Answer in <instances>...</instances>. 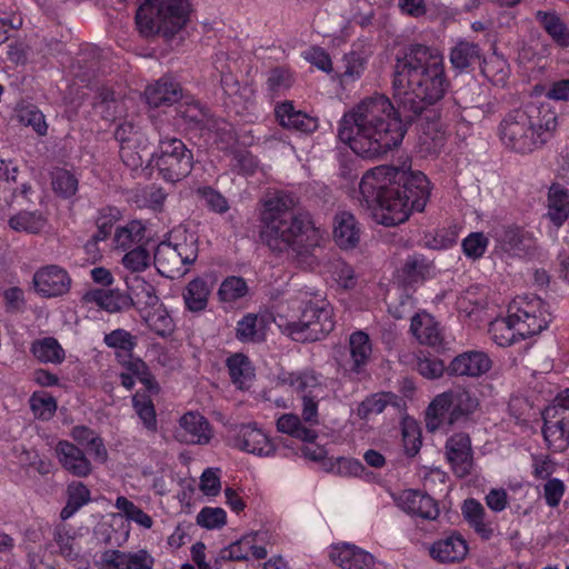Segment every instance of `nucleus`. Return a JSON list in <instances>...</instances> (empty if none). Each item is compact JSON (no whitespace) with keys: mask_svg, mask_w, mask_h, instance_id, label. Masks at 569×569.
<instances>
[{"mask_svg":"<svg viewBox=\"0 0 569 569\" xmlns=\"http://www.w3.org/2000/svg\"><path fill=\"white\" fill-rule=\"evenodd\" d=\"M154 263L158 271L169 278L183 276L188 271L171 241L158 244L154 251Z\"/></svg>","mask_w":569,"mask_h":569,"instance_id":"c756f323","label":"nucleus"},{"mask_svg":"<svg viewBox=\"0 0 569 569\" xmlns=\"http://www.w3.org/2000/svg\"><path fill=\"white\" fill-rule=\"evenodd\" d=\"M277 118L282 127L303 133L313 132L318 128V120L306 112L297 110L291 102H283L276 109Z\"/></svg>","mask_w":569,"mask_h":569,"instance_id":"a878e982","label":"nucleus"},{"mask_svg":"<svg viewBox=\"0 0 569 569\" xmlns=\"http://www.w3.org/2000/svg\"><path fill=\"white\" fill-rule=\"evenodd\" d=\"M479 407L477 397L463 388L445 391L433 398L426 411V427L433 432L448 425L467 420Z\"/></svg>","mask_w":569,"mask_h":569,"instance_id":"6e6552de","label":"nucleus"},{"mask_svg":"<svg viewBox=\"0 0 569 569\" xmlns=\"http://www.w3.org/2000/svg\"><path fill=\"white\" fill-rule=\"evenodd\" d=\"M496 250L518 256L523 250V234L519 228L503 227L495 232Z\"/></svg>","mask_w":569,"mask_h":569,"instance_id":"ea45409f","label":"nucleus"},{"mask_svg":"<svg viewBox=\"0 0 569 569\" xmlns=\"http://www.w3.org/2000/svg\"><path fill=\"white\" fill-rule=\"evenodd\" d=\"M461 512L469 527L481 539L489 540L493 537L496 523L477 499H466L462 503Z\"/></svg>","mask_w":569,"mask_h":569,"instance_id":"5701e85b","label":"nucleus"},{"mask_svg":"<svg viewBox=\"0 0 569 569\" xmlns=\"http://www.w3.org/2000/svg\"><path fill=\"white\" fill-rule=\"evenodd\" d=\"M33 286L36 291L42 297H59L70 290L71 278L63 268L50 264L34 273Z\"/></svg>","mask_w":569,"mask_h":569,"instance_id":"2eb2a0df","label":"nucleus"},{"mask_svg":"<svg viewBox=\"0 0 569 569\" xmlns=\"http://www.w3.org/2000/svg\"><path fill=\"white\" fill-rule=\"evenodd\" d=\"M52 188L54 192L63 198L76 194L78 190L77 177L66 169H57L52 173Z\"/></svg>","mask_w":569,"mask_h":569,"instance_id":"4d7b16f0","label":"nucleus"},{"mask_svg":"<svg viewBox=\"0 0 569 569\" xmlns=\"http://www.w3.org/2000/svg\"><path fill=\"white\" fill-rule=\"evenodd\" d=\"M213 432L208 420L200 413L186 412L178 422L174 438L186 445H208Z\"/></svg>","mask_w":569,"mask_h":569,"instance_id":"4468645a","label":"nucleus"},{"mask_svg":"<svg viewBox=\"0 0 569 569\" xmlns=\"http://www.w3.org/2000/svg\"><path fill=\"white\" fill-rule=\"evenodd\" d=\"M46 218L38 212L22 211L9 220V226L16 231L37 233L46 226Z\"/></svg>","mask_w":569,"mask_h":569,"instance_id":"6e6d98bb","label":"nucleus"},{"mask_svg":"<svg viewBox=\"0 0 569 569\" xmlns=\"http://www.w3.org/2000/svg\"><path fill=\"white\" fill-rule=\"evenodd\" d=\"M213 288L214 279L209 274H203L189 281L182 291L186 309L191 312L206 310Z\"/></svg>","mask_w":569,"mask_h":569,"instance_id":"4be33fe9","label":"nucleus"},{"mask_svg":"<svg viewBox=\"0 0 569 569\" xmlns=\"http://www.w3.org/2000/svg\"><path fill=\"white\" fill-rule=\"evenodd\" d=\"M17 173L18 167L13 162L0 160V208L12 202Z\"/></svg>","mask_w":569,"mask_h":569,"instance_id":"a18cd8bd","label":"nucleus"},{"mask_svg":"<svg viewBox=\"0 0 569 569\" xmlns=\"http://www.w3.org/2000/svg\"><path fill=\"white\" fill-rule=\"evenodd\" d=\"M103 341L109 348L131 352L137 346L138 338L124 329H116L106 333Z\"/></svg>","mask_w":569,"mask_h":569,"instance_id":"bf43d9fd","label":"nucleus"},{"mask_svg":"<svg viewBox=\"0 0 569 569\" xmlns=\"http://www.w3.org/2000/svg\"><path fill=\"white\" fill-rule=\"evenodd\" d=\"M144 224L139 220H131L114 230L112 238V248L114 250L127 251L140 246L144 238Z\"/></svg>","mask_w":569,"mask_h":569,"instance_id":"f704fd0d","label":"nucleus"},{"mask_svg":"<svg viewBox=\"0 0 569 569\" xmlns=\"http://www.w3.org/2000/svg\"><path fill=\"white\" fill-rule=\"evenodd\" d=\"M121 214L117 208H104L100 210L97 217V232L92 236V239L87 242L86 250L91 253L96 251V246L100 241H104L110 234L114 224L119 221Z\"/></svg>","mask_w":569,"mask_h":569,"instance_id":"4c0bfd02","label":"nucleus"},{"mask_svg":"<svg viewBox=\"0 0 569 569\" xmlns=\"http://www.w3.org/2000/svg\"><path fill=\"white\" fill-rule=\"evenodd\" d=\"M506 315L518 326L522 338L541 332L551 320L547 305L532 295L513 298L507 307Z\"/></svg>","mask_w":569,"mask_h":569,"instance_id":"9d476101","label":"nucleus"},{"mask_svg":"<svg viewBox=\"0 0 569 569\" xmlns=\"http://www.w3.org/2000/svg\"><path fill=\"white\" fill-rule=\"evenodd\" d=\"M126 371L120 373L121 385L131 389L134 386V378L146 386L149 391L157 392V383L150 375L148 367L141 358H128L123 363Z\"/></svg>","mask_w":569,"mask_h":569,"instance_id":"72a5a7b5","label":"nucleus"},{"mask_svg":"<svg viewBox=\"0 0 569 569\" xmlns=\"http://www.w3.org/2000/svg\"><path fill=\"white\" fill-rule=\"evenodd\" d=\"M29 403L34 417L43 421L50 420L58 408L57 400L46 391H34Z\"/></svg>","mask_w":569,"mask_h":569,"instance_id":"864d4df0","label":"nucleus"},{"mask_svg":"<svg viewBox=\"0 0 569 569\" xmlns=\"http://www.w3.org/2000/svg\"><path fill=\"white\" fill-rule=\"evenodd\" d=\"M480 58L479 47L467 40H459L451 48L449 60L455 70L463 71Z\"/></svg>","mask_w":569,"mask_h":569,"instance_id":"a19ab883","label":"nucleus"},{"mask_svg":"<svg viewBox=\"0 0 569 569\" xmlns=\"http://www.w3.org/2000/svg\"><path fill=\"white\" fill-rule=\"evenodd\" d=\"M189 0H140L136 23L143 37L161 34L171 38L188 22Z\"/></svg>","mask_w":569,"mask_h":569,"instance_id":"0eeeda50","label":"nucleus"},{"mask_svg":"<svg viewBox=\"0 0 569 569\" xmlns=\"http://www.w3.org/2000/svg\"><path fill=\"white\" fill-rule=\"evenodd\" d=\"M56 455L62 468L74 477L84 478L92 471L84 452L70 441L60 440L56 446Z\"/></svg>","mask_w":569,"mask_h":569,"instance_id":"a211bd4d","label":"nucleus"},{"mask_svg":"<svg viewBox=\"0 0 569 569\" xmlns=\"http://www.w3.org/2000/svg\"><path fill=\"white\" fill-rule=\"evenodd\" d=\"M557 124L553 111L530 102L512 109L503 117L499 137L506 148L528 153L545 144Z\"/></svg>","mask_w":569,"mask_h":569,"instance_id":"423d86ee","label":"nucleus"},{"mask_svg":"<svg viewBox=\"0 0 569 569\" xmlns=\"http://www.w3.org/2000/svg\"><path fill=\"white\" fill-rule=\"evenodd\" d=\"M126 286L136 298L138 309L140 307H152L160 302L154 287L139 276L126 277Z\"/></svg>","mask_w":569,"mask_h":569,"instance_id":"79ce46f5","label":"nucleus"},{"mask_svg":"<svg viewBox=\"0 0 569 569\" xmlns=\"http://www.w3.org/2000/svg\"><path fill=\"white\" fill-rule=\"evenodd\" d=\"M227 513L222 508L204 507L197 516V523L207 529H217L226 525Z\"/></svg>","mask_w":569,"mask_h":569,"instance_id":"69168bd1","label":"nucleus"},{"mask_svg":"<svg viewBox=\"0 0 569 569\" xmlns=\"http://www.w3.org/2000/svg\"><path fill=\"white\" fill-rule=\"evenodd\" d=\"M279 432L287 433L305 442H313L318 433L315 428L307 427L295 413H284L277 420Z\"/></svg>","mask_w":569,"mask_h":569,"instance_id":"e433bc0d","label":"nucleus"},{"mask_svg":"<svg viewBox=\"0 0 569 569\" xmlns=\"http://www.w3.org/2000/svg\"><path fill=\"white\" fill-rule=\"evenodd\" d=\"M359 190L379 223L396 226L425 209L431 187L421 171L379 166L363 174Z\"/></svg>","mask_w":569,"mask_h":569,"instance_id":"f257e3e1","label":"nucleus"},{"mask_svg":"<svg viewBox=\"0 0 569 569\" xmlns=\"http://www.w3.org/2000/svg\"><path fill=\"white\" fill-rule=\"evenodd\" d=\"M400 427L406 453L408 456L417 455L422 445L421 429L418 421L409 416H405L401 419Z\"/></svg>","mask_w":569,"mask_h":569,"instance_id":"09e8293b","label":"nucleus"},{"mask_svg":"<svg viewBox=\"0 0 569 569\" xmlns=\"http://www.w3.org/2000/svg\"><path fill=\"white\" fill-rule=\"evenodd\" d=\"M330 559L342 569H371L373 566L369 552L349 543L332 546Z\"/></svg>","mask_w":569,"mask_h":569,"instance_id":"393cba45","label":"nucleus"},{"mask_svg":"<svg viewBox=\"0 0 569 569\" xmlns=\"http://www.w3.org/2000/svg\"><path fill=\"white\" fill-rule=\"evenodd\" d=\"M232 382L240 389L248 388L254 378V368L249 358H227Z\"/></svg>","mask_w":569,"mask_h":569,"instance_id":"de8ad7c7","label":"nucleus"},{"mask_svg":"<svg viewBox=\"0 0 569 569\" xmlns=\"http://www.w3.org/2000/svg\"><path fill=\"white\" fill-rule=\"evenodd\" d=\"M410 331L421 345L445 348L449 343L442 328L427 312H420L412 317Z\"/></svg>","mask_w":569,"mask_h":569,"instance_id":"6ab92c4d","label":"nucleus"},{"mask_svg":"<svg viewBox=\"0 0 569 569\" xmlns=\"http://www.w3.org/2000/svg\"><path fill=\"white\" fill-rule=\"evenodd\" d=\"M19 122L24 127H31L38 134L43 136L47 133V122L43 113L34 108L28 107L19 111Z\"/></svg>","mask_w":569,"mask_h":569,"instance_id":"338daca9","label":"nucleus"},{"mask_svg":"<svg viewBox=\"0 0 569 569\" xmlns=\"http://www.w3.org/2000/svg\"><path fill=\"white\" fill-rule=\"evenodd\" d=\"M397 396L390 392L375 393L366 398L357 408V415L360 419H368L373 415L381 413L386 407L393 403Z\"/></svg>","mask_w":569,"mask_h":569,"instance_id":"3c124183","label":"nucleus"},{"mask_svg":"<svg viewBox=\"0 0 569 569\" xmlns=\"http://www.w3.org/2000/svg\"><path fill=\"white\" fill-rule=\"evenodd\" d=\"M547 216L557 227L569 217V191L560 184H552L548 191Z\"/></svg>","mask_w":569,"mask_h":569,"instance_id":"473e14b6","label":"nucleus"},{"mask_svg":"<svg viewBox=\"0 0 569 569\" xmlns=\"http://www.w3.org/2000/svg\"><path fill=\"white\" fill-rule=\"evenodd\" d=\"M392 88L399 108L415 116L442 100L450 88L442 53L422 44L410 46L397 58Z\"/></svg>","mask_w":569,"mask_h":569,"instance_id":"7ed1b4c3","label":"nucleus"},{"mask_svg":"<svg viewBox=\"0 0 569 569\" xmlns=\"http://www.w3.org/2000/svg\"><path fill=\"white\" fill-rule=\"evenodd\" d=\"M233 446L248 453L268 457L274 452V445L256 423L239 425L232 429Z\"/></svg>","mask_w":569,"mask_h":569,"instance_id":"ddd939ff","label":"nucleus"},{"mask_svg":"<svg viewBox=\"0 0 569 569\" xmlns=\"http://www.w3.org/2000/svg\"><path fill=\"white\" fill-rule=\"evenodd\" d=\"M122 266L130 272H141L146 270L150 263V254L141 246L127 250L121 259Z\"/></svg>","mask_w":569,"mask_h":569,"instance_id":"052dcab7","label":"nucleus"},{"mask_svg":"<svg viewBox=\"0 0 569 569\" xmlns=\"http://www.w3.org/2000/svg\"><path fill=\"white\" fill-rule=\"evenodd\" d=\"M248 292L249 287L246 280L241 277L231 276L221 282L218 289V297L224 308H233Z\"/></svg>","mask_w":569,"mask_h":569,"instance_id":"58836bf2","label":"nucleus"},{"mask_svg":"<svg viewBox=\"0 0 569 569\" xmlns=\"http://www.w3.org/2000/svg\"><path fill=\"white\" fill-rule=\"evenodd\" d=\"M468 545L459 533H451L438 539L429 548L430 557L439 563H455L463 560Z\"/></svg>","mask_w":569,"mask_h":569,"instance_id":"aec40b11","label":"nucleus"},{"mask_svg":"<svg viewBox=\"0 0 569 569\" xmlns=\"http://www.w3.org/2000/svg\"><path fill=\"white\" fill-rule=\"evenodd\" d=\"M114 507L127 520L134 522L143 529L152 528V518L128 498L119 496L116 499Z\"/></svg>","mask_w":569,"mask_h":569,"instance_id":"8fccbe9b","label":"nucleus"},{"mask_svg":"<svg viewBox=\"0 0 569 569\" xmlns=\"http://www.w3.org/2000/svg\"><path fill=\"white\" fill-rule=\"evenodd\" d=\"M283 381L291 385L297 391L303 396L313 398H325L327 395L326 379L317 375L312 370L302 372H290Z\"/></svg>","mask_w":569,"mask_h":569,"instance_id":"c85d7f7f","label":"nucleus"},{"mask_svg":"<svg viewBox=\"0 0 569 569\" xmlns=\"http://www.w3.org/2000/svg\"><path fill=\"white\" fill-rule=\"evenodd\" d=\"M114 136L120 143V157L123 163L131 169L140 167L142 158L134 149L144 148L147 139L139 129L131 122H124L117 128Z\"/></svg>","mask_w":569,"mask_h":569,"instance_id":"dca6fc26","label":"nucleus"},{"mask_svg":"<svg viewBox=\"0 0 569 569\" xmlns=\"http://www.w3.org/2000/svg\"><path fill=\"white\" fill-rule=\"evenodd\" d=\"M144 96L151 107L177 102L181 97V89L177 82L169 78H161L146 88Z\"/></svg>","mask_w":569,"mask_h":569,"instance_id":"2f4dec72","label":"nucleus"},{"mask_svg":"<svg viewBox=\"0 0 569 569\" xmlns=\"http://www.w3.org/2000/svg\"><path fill=\"white\" fill-rule=\"evenodd\" d=\"M156 558L147 548L136 550L108 549L100 558L99 569H153Z\"/></svg>","mask_w":569,"mask_h":569,"instance_id":"f8f14e48","label":"nucleus"},{"mask_svg":"<svg viewBox=\"0 0 569 569\" xmlns=\"http://www.w3.org/2000/svg\"><path fill=\"white\" fill-rule=\"evenodd\" d=\"M547 33L561 47L569 46V30L555 12L538 11L536 14Z\"/></svg>","mask_w":569,"mask_h":569,"instance_id":"c03bdc74","label":"nucleus"},{"mask_svg":"<svg viewBox=\"0 0 569 569\" xmlns=\"http://www.w3.org/2000/svg\"><path fill=\"white\" fill-rule=\"evenodd\" d=\"M483 296V289L479 284L470 286L458 296L456 301L458 310L471 315L480 305Z\"/></svg>","mask_w":569,"mask_h":569,"instance_id":"e2e57ef3","label":"nucleus"},{"mask_svg":"<svg viewBox=\"0 0 569 569\" xmlns=\"http://www.w3.org/2000/svg\"><path fill=\"white\" fill-rule=\"evenodd\" d=\"M87 298L108 312H121L133 305V298L120 289H94Z\"/></svg>","mask_w":569,"mask_h":569,"instance_id":"cd10ccee","label":"nucleus"},{"mask_svg":"<svg viewBox=\"0 0 569 569\" xmlns=\"http://www.w3.org/2000/svg\"><path fill=\"white\" fill-rule=\"evenodd\" d=\"M139 313L146 326L156 335L169 337L174 331L176 323L161 302L152 307H140Z\"/></svg>","mask_w":569,"mask_h":569,"instance_id":"bb28decb","label":"nucleus"},{"mask_svg":"<svg viewBox=\"0 0 569 569\" xmlns=\"http://www.w3.org/2000/svg\"><path fill=\"white\" fill-rule=\"evenodd\" d=\"M67 505L62 508L60 517L62 520L71 518L80 508L86 506L91 497L90 490L80 481H72L67 487Z\"/></svg>","mask_w":569,"mask_h":569,"instance_id":"37998d69","label":"nucleus"},{"mask_svg":"<svg viewBox=\"0 0 569 569\" xmlns=\"http://www.w3.org/2000/svg\"><path fill=\"white\" fill-rule=\"evenodd\" d=\"M350 356H370L373 351L372 340L363 330L353 331L348 340Z\"/></svg>","mask_w":569,"mask_h":569,"instance_id":"774afa93","label":"nucleus"},{"mask_svg":"<svg viewBox=\"0 0 569 569\" xmlns=\"http://www.w3.org/2000/svg\"><path fill=\"white\" fill-rule=\"evenodd\" d=\"M153 166L167 182L176 183L190 174L193 168V154L177 138H161L158 152L153 153Z\"/></svg>","mask_w":569,"mask_h":569,"instance_id":"1a4fd4ad","label":"nucleus"},{"mask_svg":"<svg viewBox=\"0 0 569 569\" xmlns=\"http://www.w3.org/2000/svg\"><path fill=\"white\" fill-rule=\"evenodd\" d=\"M361 227L356 217L348 211H340L333 218V239L341 249H353L361 238Z\"/></svg>","mask_w":569,"mask_h":569,"instance_id":"b1692460","label":"nucleus"},{"mask_svg":"<svg viewBox=\"0 0 569 569\" xmlns=\"http://www.w3.org/2000/svg\"><path fill=\"white\" fill-rule=\"evenodd\" d=\"M272 321L274 317L269 313H248L237 325V337L242 341H261Z\"/></svg>","mask_w":569,"mask_h":569,"instance_id":"7c9ffc66","label":"nucleus"},{"mask_svg":"<svg viewBox=\"0 0 569 569\" xmlns=\"http://www.w3.org/2000/svg\"><path fill=\"white\" fill-rule=\"evenodd\" d=\"M488 244L489 239L485 233L471 232L462 240L461 247L468 259L478 260L486 253Z\"/></svg>","mask_w":569,"mask_h":569,"instance_id":"13d9d810","label":"nucleus"},{"mask_svg":"<svg viewBox=\"0 0 569 569\" xmlns=\"http://www.w3.org/2000/svg\"><path fill=\"white\" fill-rule=\"evenodd\" d=\"M367 59L358 52H350L343 58V70L339 72V80L348 86L356 82L366 69Z\"/></svg>","mask_w":569,"mask_h":569,"instance_id":"5fc2aeb1","label":"nucleus"},{"mask_svg":"<svg viewBox=\"0 0 569 569\" xmlns=\"http://www.w3.org/2000/svg\"><path fill=\"white\" fill-rule=\"evenodd\" d=\"M542 433L549 448L563 451L569 446V389L560 392L543 413Z\"/></svg>","mask_w":569,"mask_h":569,"instance_id":"9b49d317","label":"nucleus"},{"mask_svg":"<svg viewBox=\"0 0 569 569\" xmlns=\"http://www.w3.org/2000/svg\"><path fill=\"white\" fill-rule=\"evenodd\" d=\"M406 127L390 99L372 94L360 100L339 121L338 137L365 158H379L399 147Z\"/></svg>","mask_w":569,"mask_h":569,"instance_id":"f03ea898","label":"nucleus"},{"mask_svg":"<svg viewBox=\"0 0 569 569\" xmlns=\"http://www.w3.org/2000/svg\"><path fill=\"white\" fill-rule=\"evenodd\" d=\"M176 241L172 242L180 260L183 266L192 264L198 257V239L193 233H187L186 231H174Z\"/></svg>","mask_w":569,"mask_h":569,"instance_id":"49530a36","label":"nucleus"},{"mask_svg":"<svg viewBox=\"0 0 569 569\" xmlns=\"http://www.w3.org/2000/svg\"><path fill=\"white\" fill-rule=\"evenodd\" d=\"M132 405L147 431L156 433L158 422L152 400L148 396L138 392L132 398Z\"/></svg>","mask_w":569,"mask_h":569,"instance_id":"603ef678","label":"nucleus"},{"mask_svg":"<svg viewBox=\"0 0 569 569\" xmlns=\"http://www.w3.org/2000/svg\"><path fill=\"white\" fill-rule=\"evenodd\" d=\"M279 330L297 342H315L336 326L332 306L320 295L301 292L281 306L274 317Z\"/></svg>","mask_w":569,"mask_h":569,"instance_id":"39448f33","label":"nucleus"},{"mask_svg":"<svg viewBox=\"0 0 569 569\" xmlns=\"http://www.w3.org/2000/svg\"><path fill=\"white\" fill-rule=\"evenodd\" d=\"M431 270V263L426 258L418 254L408 257L403 264V272L411 281L427 278Z\"/></svg>","mask_w":569,"mask_h":569,"instance_id":"680f3d73","label":"nucleus"},{"mask_svg":"<svg viewBox=\"0 0 569 569\" xmlns=\"http://www.w3.org/2000/svg\"><path fill=\"white\" fill-rule=\"evenodd\" d=\"M446 456L457 477H466L473 466L471 441L466 433H456L446 442Z\"/></svg>","mask_w":569,"mask_h":569,"instance_id":"f3484780","label":"nucleus"},{"mask_svg":"<svg viewBox=\"0 0 569 569\" xmlns=\"http://www.w3.org/2000/svg\"><path fill=\"white\" fill-rule=\"evenodd\" d=\"M332 279L343 289H351L357 283V277L351 266L342 260H336L330 264Z\"/></svg>","mask_w":569,"mask_h":569,"instance_id":"0e129e2a","label":"nucleus"},{"mask_svg":"<svg viewBox=\"0 0 569 569\" xmlns=\"http://www.w3.org/2000/svg\"><path fill=\"white\" fill-rule=\"evenodd\" d=\"M296 204L295 197L283 191L267 193L260 200V238L272 251L292 249L301 254L320 244L323 232L309 213L292 214Z\"/></svg>","mask_w":569,"mask_h":569,"instance_id":"20e7f679","label":"nucleus"},{"mask_svg":"<svg viewBox=\"0 0 569 569\" xmlns=\"http://www.w3.org/2000/svg\"><path fill=\"white\" fill-rule=\"evenodd\" d=\"M489 333L493 342L500 347H508L517 342L521 337L518 326L510 321L507 315L497 317L490 323Z\"/></svg>","mask_w":569,"mask_h":569,"instance_id":"c9c22d12","label":"nucleus"},{"mask_svg":"<svg viewBox=\"0 0 569 569\" xmlns=\"http://www.w3.org/2000/svg\"><path fill=\"white\" fill-rule=\"evenodd\" d=\"M398 506L416 517L435 520L439 515L436 501L428 495L418 490H405L397 498Z\"/></svg>","mask_w":569,"mask_h":569,"instance_id":"412c9836","label":"nucleus"}]
</instances>
